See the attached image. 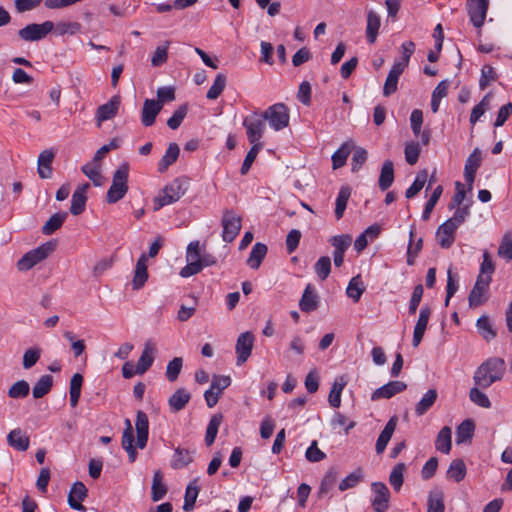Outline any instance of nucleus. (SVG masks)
Returning a JSON list of instances; mask_svg holds the SVG:
<instances>
[{
    "label": "nucleus",
    "mask_w": 512,
    "mask_h": 512,
    "mask_svg": "<svg viewBox=\"0 0 512 512\" xmlns=\"http://www.w3.org/2000/svg\"><path fill=\"white\" fill-rule=\"evenodd\" d=\"M506 371V363L500 357H491L483 362L474 374L475 385L487 389L494 382L500 381Z\"/></svg>",
    "instance_id": "f257e3e1"
},
{
    "label": "nucleus",
    "mask_w": 512,
    "mask_h": 512,
    "mask_svg": "<svg viewBox=\"0 0 512 512\" xmlns=\"http://www.w3.org/2000/svg\"><path fill=\"white\" fill-rule=\"evenodd\" d=\"M129 165L122 163L113 173L112 185L107 191L106 201L114 204L124 198L128 191Z\"/></svg>",
    "instance_id": "f03ea898"
},
{
    "label": "nucleus",
    "mask_w": 512,
    "mask_h": 512,
    "mask_svg": "<svg viewBox=\"0 0 512 512\" xmlns=\"http://www.w3.org/2000/svg\"><path fill=\"white\" fill-rule=\"evenodd\" d=\"M187 188L186 181L180 178L174 179L163 188L162 194L154 199V210L157 211L166 205L177 202L186 193Z\"/></svg>",
    "instance_id": "7ed1b4c3"
},
{
    "label": "nucleus",
    "mask_w": 512,
    "mask_h": 512,
    "mask_svg": "<svg viewBox=\"0 0 512 512\" xmlns=\"http://www.w3.org/2000/svg\"><path fill=\"white\" fill-rule=\"evenodd\" d=\"M55 249V244L46 242L35 249L25 253L17 262L20 271H28L35 265L45 260Z\"/></svg>",
    "instance_id": "20e7f679"
},
{
    "label": "nucleus",
    "mask_w": 512,
    "mask_h": 512,
    "mask_svg": "<svg viewBox=\"0 0 512 512\" xmlns=\"http://www.w3.org/2000/svg\"><path fill=\"white\" fill-rule=\"evenodd\" d=\"M261 114L265 121H268L269 126L275 131L283 130L289 125V109L284 103L273 104Z\"/></svg>",
    "instance_id": "39448f33"
},
{
    "label": "nucleus",
    "mask_w": 512,
    "mask_h": 512,
    "mask_svg": "<svg viewBox=\"0 0 512 512\" xmlns=\"http://www.w3.org/2000/svg\"><path fill=\"white\" fill-rule=\"evenodd\" d=\"M243 126L246 128V135L251 145H263L260 140L265 131V119L261 113L254 112L253 115L246 117Z\"/></svg>",
    "instance_id": "423d86ee"
},
{
    "label": "nucleus",
    "mask_w": 512,
    "mask_h": 512,
    "mask_svg": "<svg viewBox=\"0 0 512 512\" xmlns=\"http://www.w3.org/2000/svg\"><path fill=\"white\" fill-rule=\"evenodd\" d=\"M54 29L52 21H45L41 24L32 23L18 31V36L23 41H39L44 39Z\"/></svg>",
    "instance_id": "0eeeda50"
},
{
    "label": "nucleus",
    "mask_w": 512,
    "mask_h": 512,
    "mask_svg": "<svg viewBox=\"0 0 512 512\" xmlns=\"http://www.w3.org/2000/svg\"><path fill=\"white\" fill-rule=\"evenodd\" d=\"M222 239L224 242H232L239 234L241 229V218L233 211L226 210L222 216Z\"/></svg>",
    "instance_id": "6e6552de"
},
{
    "label": "nucleus",
    "mask_w": 512,
    "mask_h": 512,
    "mask_svg": "<svg viewBox=\"0 0 512 512\" xmlns=\"http://www.w3.org/2000/svg\"><path fill=\"white\" fill-rule=\"evenodd\" d=\"M488 6V0H467V13L475 27L480 28L483 26Z\"/></svg>",
    "instance_id": "1a4fd4ad"
},
{
    "label": "nucleus",
    "mask_w": 512,
    "mask_h": 512,
    "mask_svg": "<svg viewBox=\"0 0 512 512\" xmlns=\"http://www.w3.org/2000/svg\"><path fill=\"white\" fill-rule=\"evenodd\" d=\"M254 345V335L252 332L246 331L241 333L236 341V354L237 360L236 364L238 366L243 365L252 353Z\"/></svg>",
    "instance_id": "9d476101"
},
{
    "label": "nucleus",
    "mask_w": 512,
    "mask_h": 512,
    "mask_svg": "<svg viewBox=\"0 0 512 512\" xmlns=\"http://www.w3.org/2000/svg\"><path fill=\"white\" fill-rule=\"evenodd\" d=\"M374 497L371 505L375 512H386L389 508L390 492L388 487L382 482H374L371 485Z\"/></svg>",
    "instance_id": "9b49d317"
},
{
    "label": "nucleus",
    "mask_w": 512,
    "mask_h": 512,
    "mask_svg": "<svg viewBox=\"0 0 512 512\" xmlns=\"http://www.w3.org/2000/svg\"><path fill=\"white\" fill-rule=\"evenodd\" d=\"M490 282L491 277L489 275H478L476 283L468 297L469 305L471 307H478L485 302L486 298L484 295L488 290Z\"/></svg>",
    "instance_id": "f8f14e48"
},
{
    "label": "nucleus",
    "mask_w": 512,
    "mask_h": 512,
    "mask_svg": "<svg viewBox=\"0 0 512 512\" xmlns=\"http://www.w3.org/2000/svg\"><path fill=\"white\" fill-rule=\"evenodd\" d=\"M120 102V96L115 95L111 97L108 102L97 108L95 118L98 126H100L102 122L110 120L117 115Z\"/></svg>",
    "instance_id": "ddd939ff"
},
{
    "label": "nucleus",
    "mask_w": 512,
    "mask_h": 512,
    "mask_svg": "<svg viewBox=\"0 0 512 512\" xmlns=\"http://www.w3.org/2000/svg\"><path fill=\"white\" fill-rule=\"evenodd\" d=\"M406 388V383L402 381H390L387 384L376 389L371 395V400L377 401L380 399H390L396 394L406 390Z\"/></svg>",
    "instance_id": "4468645a"
},
{
    "label": "nucleus",
    "mask_w": 512,
    "mask_h": 512,
    "mask_svg": "<svg viewBox=\"0 0 512 512\" xmlns=\"http://www.w3.org/2000/svg\"><path fill=\"white\" fill-rule=\"evenodd\" d=\"M481 165V152L478 148H475L474 151L468 156L465 162L464 167V177L467 182L468 189L471 190L473 187V183L475 180V175L478 168Z\"/></svg>",
    "instance_id": "2eb2a0df"
},
{
    "label": "nucleus",
    "mask_w": 512,
    "mask_h": 512,
    "mask_svg": "<svg viewBox=\"0 0 512 512\" xmlns=\"http://www.w3.org/2000/svg\"><path fill=\"white\" fill-rule=\"evenodd\" d=\"M135 429L137 434L136 446L144 449L148 442L149 420L145 412L139 410L136 414Z\"/></svg>",
    "instance_id": "dca6fc26"
},
{
    "label": "nucleus",
    "mask_w": 512,
    "mask_h": 512,
    "mask_svg": "<svg viewBox=\"0 0 512 512\" xmlns=\"http://www.w3.org/2000/svg\"><path fill=\"white\" fill-rule=\"evenodd\" d=\"M431 313H432V310L428 306H423L420 309L419 317H418V320L416 322V325L414 327V332H413L412 345L414 347H417L421 343L424 333H425V330L427 328Z\"/></svg>",
    "instance_id": "f3484780"
},
{
    "label": "nucleus",
    "mask_w": 512,
    "mask_h": 512,
    "mask_svg": "<svg viewBox=\"0 0 512 512\" xmlns=\"http://www.w3.org/2000/svg\"><path fill=\"white\" fill-rule=\"evenodd\" d=\"M457 228L452 225L451 221L442 223L436 232L437 242L442 248H449L455 241V232Z\"/></svg>",
    "instance_id": "a211bd4d"
},
{
    "label": "nucleus",
    "mask_w": 512,
    "mask_h": 512,
    "mask_svg": "<svg viewBox=\"0 0 512 512\" xmlns=\"http://www.w3.org/2000/svg\"><path fill=\"white\" fill-rule=\"evenodd\" d=\"M86 496V486L82 482H75L68 495L69 506L78 511H85L86 508L82 505V501H84Z\"/></svg>",
    "instance_id": "6ab92c4d"
},
{
    "label": "nucleus",
    "mask_w": 512,
    "mask_h": 512,
    "mask_svg": "<svg viewBox=\"0 0 512 512\" xmlns=\"http://www.w3.org/2000/svg\"><path fill=\"white\" fill-rule=\"evenodd\" d=\"M162 109V104L152 99H146L141 112V122L145 127L154 124L155 119Z\"/></svg>",
    "instance_id": "aec40b11"
},
{
    "label": "nucleus",
    "mask_w": 512,
    "mask_h": 512,
    "mask_svg": "<svg viewBox=\"0 0 512 512\" xmlns=\"http://www.w3.org/2000/svg\"><path fill=\"white\" fill-rule=\"evenodd\" d=\"M319 297L312 284H307L302 297L299 301V307L302 312H312L318 308Z\"/></svg>",
    "instance_id": "412c9836"
},
{
    "label": "nucleus",
    "mask_w": 512,
    "mask_h": 512,
    "mask_svg": "<svg viewBox=\"0 0 512 512\" xmlns=\"http://www.w3.org/2000/svg\"><path fill=\"white\" fill-rule=\"evenodd\" d=\"M147 261L148 256L146 254H142L136 263L132 280V288L134 290L141 289L148 280Z\"/></svg>",
    "instance_id": "4be33fe9"
},
{
    "label": "nucleus",
    "mask_w": 512,
    "mask_h": 512,
    "mask_svg": "<svg viewBox=\"0 0 512 512\" xmlns=\"http://www.w3.org/2000/svg\"><path fill=\"white\" fill-rule=\"evenodd\" d=\"M89 187V183H84L79 185L74 191L70 207V213L72 215H79L84 211L87 200L86 192Z\"/></svg>",
    "instance_id": "5701e85b"
},
{
    "label": "nucleus",
    "mask_w": 512,
    "mask_h": 512,
    "mask_svg": "<svg viewBox=\"0 0 512 512\" xmlns=\"http://www.w3.org/2000/svg\"><path fill=\"white\" fill-rule=\"evenodd\" d=\"M156 353V347L151 341H147L144 345L141 356L138 359L136 367L138 374H144L153 364Z\"/></svg>",
    "instance_id": "b1692460"
},
{
    "label": "nucleus",
    "mask_w": 512,
    "mask_h": 512,
    "mask_svg": "<svg viewBox=\"0 0 512 512\" xmlns=\"http://www.w3.org/2000/svg\"><path fill=\"white\" fill-rule=\"evenodd\" d=\"M134 431L129 419L125 420V429L122 435V447L128 453L130 462H134L137 457V451L134 446Z\"/></svg>",
    "instance_id": "393cba45"
},
{
    "label": "nucleus",
    "mask_w": 512,
    "mask_h": 512,
    "mask_svg": "<svg viewBox=\"0 0 512 512\" xmlns=\"http://www.w3.org/2000/svg\"><path fill=\"white\" fill-rule=\"evenodd\" d=\"M7 442L17 451H26L30 445V438L22 429L15 428L8 433Z\"/></svg>",
    "instance_id": "a878e982"
},
{
    "label": "nucleus",
    "mask_w": 512,
    "mask_h": 512,
    "mask_svg": "<svg viewBox=\"0 0 512 512\" xmlns=\"http://www.w3.org/2000/svg\"><path fill=\"white\" fill-rule=\"evenodd\" d=\"M55 157V153L51 149L43 150L38 156L37 172L42 179H48L52 176L51 164Z\"/></svg>",
    "instance_id": "bb28decb"
},
{
    "label": "nucleus",
    "mask_w": 512,
    "mask_h": 512,
    "mask_svg": "<svg viewBox=\"0 0 512 512\" xmlns=\"http://www.w3.org/2000/svg\"><path fill=\"white\" fill-rule=\"evenodd\" d=\"M397 425V418L395 416L391 417L389 421L386 423L384 429L381 431L375 445V450L378 454L384 452L389 443Z\"/></svg>",
    "instance_id": "cd10ccee"
},
{
    "label": "nucleus",
    "mask_w": 512,
    "mask_h": 512,
    "mask_svg": "<svg viewBox=\"0 0 512 512\" xmlns=\"http://www.w3.org/2000/svg\"><path fill=\"white\" fill-rule=\"evenodd\" d=\"M191 399V394L184 388H178L168 399L169 409L177 413L185 408Z\"/></svg>",
    "instance_id": "c85d7f7f"
},
{
    "label": "nucleus",
    "mask_w": 512,
    "mask_h": 512,
    "mask_svg": "<svg viewBox=\"0 0 512 512\" xmlns=\"http://www.w3.org/2000/svg\"><path fill=\"white\" fill-rule=\"evenodd\" d=\"M381 26L380 16L373 10L367 13L366 37L370 44H374Z\"/></svg>",
    "instance_id": "c756f323"
},
{
    "label": "nucleus",
    "mask_w": 512,
    "mask_h": 512,
    "mask_svg": "<svg viewBox=\"0 0 512 512\" xmlns=\"http://www.w3.org/2000/svg\"><path fill=\"white\" fill-rule=\"evenodd\" d=\"M404 72L399 65H393L390 69L383 87V95L388 97L396 92L400 75Z\"/></svg>",
    "instance_id": "7c9ffc66"
},
{
    "label": "nucleus",
    "mask_w": 512,
    "mask_h": 512,
    "mask_svg": "<svg viewBox=\"0 0 512 512\" xmlns=\"http://www.w3.org/2000/svg\"><path fill=\"white\" fill-rule=\"evenodd\" d=\"M180 154V148L176 143H170L165 154L158 163V171L165 172L170 165L176 162Z\"/></svg>",
    "instance_id": "2f4dec72"
},
{
    "label": "nucleus",
    "mask_w": 512,
    "mask_h": 512,
    "mask_svg": "<svg viewBox=\"0 0 512 512\" xmlns=\"http://www.w3.org/2000/svg\"><path fill=\"white\" fill-rule=\"evenodd\" d=\"M394 181V167L393 162L386 160L381 168L378 184L382 191L387 190Z\"/></svg>",
    "instance_id": "473e14b6"
},
{
    "label": "nucleus",
    "mask_w": 512,
    "mask_h": 512,
    "mask_svg": "<svg viewBox=\"0 0 512 512\" xmlns=\"http://www.w3.org/2000/svg\"><path fill=\"white\" fill-rule=\"evenodd\" d=\"M438 393L436 389H429L415 406V413L418 416L424 415L436 402Z\"/></svg>",
    "instance_id": "72a5a7b5"
},
{
    "label": "nucleus",
    "mask_w": 512,
    "mask_h": 512,
    "mask_svg": "<svg viewBox=\"0 0 512 512\" xmlns=\"http://www.w3.org/2000/svg\"><path fill=\"white\" fill-rule=\"evenodd\" d=\"M267 246L263 243H256L252 247L247 264L252 269H258L261 265L262 260L267 254Z\"/></svg>",
    "instance_id": "f704fd0d"
},
{
    "label": "nucleus",
    "mask_w": 512,
    "mask_h": 512,
    "mask_svg": "<svg viewBox=\"0 0 512 512\" xmlns=\"http://www.w3.org/2000/svg\"><path fill=\"white\" fill-rule=\"evenodd\" d=\"M151 490V498L154 502L160 501L167 493V487L163 483V475L160 470L153 474Z\"/></svg>",
    "instance_id": "c9c22d12"
},
{
    "label": "nucleus",
    "mask_w": 512,
    "mask_h": 512,
    "mask_svg": "<svg viewBox=\"0 0 512 512\" xmlns=\"http://www.w3.org/2000/svg\"><path fill=\"white\" fill-rule=\"evenodd\" d=\"M451 428L448 426L443 427L436 438L435 447L438 451L448 454L451 450Z\"/></svg>",
    "instance_id": "e433bc0d"
},
{
    "label": "nucleus",
    "mask_w": 512,
    "mask_h": 512,
    "mask_svg": "<svg viewBox=\"0 0 512 512\" xmlns=\"http://www.w3.org/2000/svg\"><path fill=\"white\" fill-rule=\"evenodd\" d=\"M53 385V377L49 374L41 376L35 383L32 393L36 399L44 397L48 394Z\"/></svg>",
    "instance_id": "4c0bfd02"
},
{
    "label": "nucleus",
    "mask_w": 512,
    "mask_h": 512,
    "mask_svg": "<svg viewBox=\"0 0 512 512\" xmlns=\"http://www.w3.org/2000/svg\"><path fill=\"white\" fill-rule=\"evenodd\" d=\"M350 195L351 189L349 186H342L340 188L335 203V217L337 220L343 217Z\"/></svg>",
    "instance_id": "58836bf2"
},
{
    "label": "nucleus",
    "mask_w": 512,
    "mask_h": 512,
    "mask_svg": "<svg viewBox=\"0 0 512 512\" xmlns=\"http://www.w3.org/2000/svg\"><path fill=\"white\" fill-rule=\"evenodd\" d=\"M365 291V286L360 275L354 276L348 283L346 294L355 303L358 302Z\"/></svg>",
    "instance_id": "ea45409f"
},
{
    "label": "nucleus",
    "mask_w": 512,
    "mask_h": 512,
    "mask_svg": "<svg viewBox=\"0 0 512 512\" xmlns=\"http://www.w3.org/2000/svg\"><path fill=\"white\" fill-rule=\"evenodd\" d=\"M449 82L447 80L441 81L432 92L431 97V110L437 113L439 110L441 100L447 96Z\"/></svg>",
    "instance_id": "a19ab883"
},
{
    "label": "nucleus",
    "mask_w": 512,
    "mask_h": 512,
    "mask_svg": "<svg viewBox=\"0 0 512 512\" xmlns=\"http://www.w3.org/2000/svg\"><path fill=\"white\" fill-rule=\"evenodd\" d=\"M66 218H67V213L66 212H61V213L53 214L46 221V223L43 225L42 233L44 235H51V234H53L56 230L61 228V226L63 225V223L66 220Z\"/></svg>",
    "instance_id": "79ce46f5"
},
{
    "label": "nucleus",
    "mask_w": 512,
    "mask_h": 512,
    "mask_svg": "<svg viewBox=\"0 0 512 512\" xmlns=\"http://www.w3.org/2000/svg\"><path fill=\"white\" fill-rule=\"evenodd\" d=\"M475 425L470 419L464 420L456 429L457 444L470 440L474 434Z\"/></svg>",
    "instance_id": "37998d69"
},
{
    "label": "nucleus",
    "mask_w": 512,
    "mask_h": 512,
    "mask_svg": "<svg viewBox=\"0 0 512 512\" xmlns=\"http://www.w3.org/2000/svg\"><path fill=\"white\" fill-rule=\"evenodd\" d=\"M444 495L440 490L432 491L427 499V512H444Z\"/></svg>",
    "instance_id": "c03bdc74"
},
{
    "label": "nucleus",
    "mask_w": 512,
    "mask_h": 512,
    "mask_svg": "<svg viewBox=\"0 0 512 512\" xmlns=\"http://www.w3.org/2000/svg\"><path fill=\"white\" fill-rule=\"evenodd\" d=\"M329 243L334 247L333 254L344 255L351 246L352 237L348 234L336 235L329 239Z\"/></svg>",
    "instance_id": "a18cd8bd"
},
{
    "label": "nucleus",
    "mask_w": 512,
    "mask_h": 512,
    "mask_svg": "<svg viewBox=\"0 0 512 512\" xmlns=\"http://www.w3.org/2000/svg\"><path fill=\"white\" fill-rule=\"evenodd\" d=\"M222 420L223 416L221 414H215L211 417L205 435V443L207 446H211L214 443Z\"/></svg>",
    "instance_id": "49530a36"
},
{
    "label": "nucleus",
    "mask_w": 512,
    "mask_h": 512,
    "mask_svg": "<svg viewBox=\"0 0 512 512\" xmlns=\"http://www.w3.org/2000/svg\"><path fill=\"white\" fill-rule=\"evenodd\" d=\"M100 164L87 163L81 167L82 172L93 182L95 186H102L103 176L100 172Z\"/></svg>",
    "instance_id": "de8ad7c7"
},
{
    "label": "nucleus",
    "mask_w": 512,
    "mask_h": 512,
    "mask_svg": "<svg viewBox=\"0 0 512 512\" xmlns=\"http://www.w3.org/2000/svg\"><path fill=\"white\" fill-rule=\"evenodd\" d=\"M345 385H346V382L344 381V379L342 377L337 378L334 381L332 388L330 390V393H329V397H328V402L332 407L338 408L340 406L341 394H342V390L344 389Z\"/></svg>",
    "instance_id": "09e8293b"
},
{
    "label": "nucleus",
    "mask_w": 512,
    "mask_h": 512,
    "mask_svg": "<svg viewBox=\"0 0 512 512\" xmlns=\"http://www.w3.org/2000/svg\"><path fill=\"white\" fill-rule=\"evenodd\" d=\"M197 480L195 479L193 482L189 483L184 497V505L183 510L186 512L191 511L194 508L196 499L198 497L200 488L196 485Z\"/></svg>",
    "instance_id": "8fccbe9b"
},
{
    "label": "nucleus",
    "mask_w": 512,
    "mask_h": 512,
    "mask_svg": "<svg viewBox=\"0 0 512 512\" xmlns=\"http://www.w3.org/2000/svg\"><path fill=\"white\" fill-rule=\"evenodd\" d=\"M465 475L466 466L464 461L461 459L453 460L447 470V477L455 482H460L464 479Z\"/></svg>",
    "instance_id": "3c124183"
},
{
    "label": "nucleus",
    "mask_w": 512,
    "mask_h": 512,
    "mask_svg": "<svg viewBox=\"0 0 512 512\" xmlns=\"http://www.w3.org/2000/svg\"><path fill=\"white\" fill-rule=\"evenodd\" d=\"M476 326L479 333L486 341L489 342L496 337V331L493 329L488 316H481L477 320Z\"/></svg>",
    "instance_id": "603ef678"
},
{
    "label": "nucleus",
    "mask_w": 512,
    "mask_h": 512,
    "mask_svg": "<svg viewBox=\"0 0 512 512\" xmlns=\"http://www.w3.org/2000/svg\"><path fill=\"white\" fill-rule=\"evenodd\" d=\"M428 173L426 170L420 171L412 183V185L406 190L405 197L411 199L415 197L424 187L427 181Z\"/></svg>",
    "instance_id": "864d4df0"
},
{
    "label": "nucleus",
    "mask_w": 512,
    "mask_h": 512,
    "mask_svg": "<svg viewBox=\"0 0 512 512\" xmlns=\"http://www.w3.org/2000/svg\"><path fill=\"white\" fill-rule=\"evenodd\" d=\"M362 480L363 471L361 468H357L339 483L338 488L340 491H346L348 489L356 487Z\"/></svg>",
    "instance_id": "5fc2aeb1"
},
{
    "label": "nucleus",
    "mask_w": 512,
    "mask_h": 512,
    "mask_svg": "<svg viewBox=\"0 0 512 512\" xmlns=\"http://www.w3.org/2000/svg\"><path fill=\"white\" fill-rule=\"evenodd\" d=\"M191 462H192V455L188 450L182 449V448L175 449V454H174L173 460L171 462L172 468L180 469V468L187 466Z\"/></svg>",
    "instance_id": "6e6d98bb"
},
{
    "label": "nucleus",
    "mask_w": 512,
    "mask_h": 512,
    "mask_svg": "<svg viewBox=\"0 0 512 512\" xmlns=\"http://www.w3.org/2000/svg\"><path fill=\"white\" fill-rule=\"evenodd\" d=\"M405 470H406L405 464L398 463L393 467V469L390 473L389 482H390L391 486L396 491H399L403 485V481H404L403 474H404Z\"/></svg>",
    "instance_id": "4d7b16f0"
},
{
    "label": "nucleus",
    "mask_w": 512,
    "mask_h": 512,
    "mask_svg": "<svg viewBox=\"0 0 512 512\" xmlns=\"http://www.w3.org/2000/svg\"><path fill=\"white\" fill-rule=\"evenodd\" d=\"M226 86V76L222 73L217 74L212 86L207 92L206 97L210 100L217 99Z\"/></svg>",
    "instance_id": "13d9d810"
},
{
    "label": "nucleus",
    "mask_w": 512,
    "mask_h": 512,
    "mask_svg": "<svg viewBox=\"0 0 512 512\" xmlns=\"http://www.w3.org/2000/svg\"><path fill=\"white\" fill-rule=\"evenodd\" d=\"M442 192H443V187L441 185H438L432 192L429 200L427 201V203L425 205L423 213H422V219L424 221H427L430 218L434 207L436 206L438 200L440 199V197L442 195Z\"/></svg>",
    "instance_id": "bf43d9fd"
},
{
    "label": "nucleus",
    "mask_w": 512,
    "mask_h": 512,
    "mask_svg": "<svg viewBox=\"0 0 512 512\" xmlns=\"http://www.w3.org/2000/svg\"><path fill=\"white\" fill-rule=\"evenodd\" d=\"M314 271L320 280H325L331 272V259L328 256H322L314 265Z\"/></svg>",
    "instance_id": "052dcab7"
},
{
    "label": "nucleus",
    "mask_w": 512,
    "mask_h": 512,
    "mask_svg": "<svg viewBox=\"0 0 512 512\" xmlns=\"http://www.w3.org/2000/svg\"><path fill=\"white\" fill-rule=\"evenodd\" d=\"M29 384L25 380L15 382L8 390V396L13 399L25 398L29 394Z\"/></svg>",
    "instance_id": "680f3d73"
},
{
    "label": "nucleus",
    "mask_w": 512,
    "mask_h": 512,
    "mask_svg": "<svg viewBox=\"0 0 512 512\" xmlns=\"http://www.w3.org/2000/svg\"><path fill=\"white\" fill-rule=\"evenodd\" d=\"M183 366V359L181 357L173 358L166 367V377L168 381L174 382L177 380Z\"/></svg>",
    "instance_id": "e2e57ef3"
},
{
    "label": "nucleus",
    "mask_w": 512,
    "mask_h": 512,
    "mask_svg": "<svg viewBox=\"0 0 512 512\" xmlns=\"http://www.w3.org/2000/svg\"><path fill=\"white\" fill-rule=\"evenodd\" d=\"M349 154L350 148L347 144H343L338 150H336L332 155L333 169H338L344 166Z\"/></svg>",
    "instance_id": "0e129e2a"
},
{
    "label": "nucleus",
    "mask_w": 512,
    "mask_h": 512,
    "mask_svg": "<svg viewBox=\"0 0 512 512\" xmlns=\"http://www.w3.org/2000/svg\"><path fill=\"white\" fill-rule=\"evenodd\" d=\"M469 398L474 404L482 408L491 407V402L488 396L484 392H482L478 387H474L470 390Z\"/></svg>",
    "instance_id": "69168bd1"
},
{
    "label": "nucleus",
    "mask_w": 512,
    "mask_h": 512,
    "mask_svg": "<svg viewBox=\"0 0 512 512\" xmlns=\"http://www.w3.org/2000/svg\"><path fill=\"white\" fill-rule=\"evenodd\" d=\"M41 356V349L39 347H31L24 352L23 355V367L24 369H30L33 367Z\"/></svg>",
    "instance_id": "338daca9"
},
{
    "label": "nucleus",
    "mask_w": 512,
    "mask_h": 512,
    "mask_svg": "<svg viewBox=\"0 0 512 512\" xmlns=\"http://www.w3.org/2000/svg\"><path fill=\"white\" fill-rule=\"evenodd\" d=\"M498 255L502 258H505L507 261L512 260V235L511 233H506L500 246L498 248Z\"/></svg>",
    "instance_id": "774afa93"
}]
</instances>
